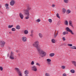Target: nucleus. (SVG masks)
Here are the masks:
<instances>
[{"label": "nucleus", "mask_w": 76, "mask_h": 76, "mask_svg": "<svg viewBox=\"0 0 76 76\" xmlns=\"http://www.w3.org/2000/svg\"><path fill=\"white\" fill-rule=\"evenodd\" d=\"M12 31H16V29L15 28H12Z\"/></svg>", "instance_id": "obj_29"}, {"label": "nucleus", "mask_w": 76, "mask_h": 76, "mask_svg": "<svg viewBox=\"0 0 76 76\" xmlns=\"http://www.w3.org/2000/svg\"><path fill=\"white\" fill-rule=\"evenodd\" d=\"M24 73L25 74V75H28L29 74V72H28V71L26 70L25 71Z\"/></svg>", "instance_id": "obj_18"}, {"label": "nucleus", "mask_w": 76, "mask_h": 76, "mask_svg": "<svg viewBox=\"0 0 76 76\" xmlns=\"http://www.w3.org/2000/svg\"><path fill=\"white\" fill-rule=\"evenodd\" d=\"M40 21H41V20L39 18L38 19H37V20H36V22H37V23H38V22H40Z\"/></svg>", "instance_id": "obj_21"}, {"label": "nucleus", "mask_w": 76, "mask_h": 76, "mask_svg": "<svg viewBox=\"0 0 76 76\" xmlns=\"http://www.w3.org/2000/svg\"><path fill=\"white\" fill-rule=\"evenodd\" d=\"M56 16L58 18H60V16H59V14L58 13L56 14Z\"/></svg>", "instance_id": "obj_30"}, {"label": "nucleus", "mask_w": 76, "mask_h": 76, "mask_svg": "<svg viewBox=\"0 0 76 76\" xmlns=\"http://www.w3.org/2000/svg\"><path fill=\"white\" fill-rule=\"evenodd\" d=\"M13 25H12L11 26L9 25L8 26V28H12V27H13Z\"/></svg>", "instance_id": "obj_27"}, {"label": "nucleus", "mask_w": 76, "mask_h": 76, "mask_svg": "<svg viewBox=\"0 0 76 76\" xmlns=\"http://www.w3.org/2000/svg\"><path fill=\"white\" fill-rule=\"evenodd\" d=\"M31 65H34V61H32L31 63Z\"/></svg>", "instance_id": "obj_37"}, {"label": "nucleus", "mask_w": 76, "mask_h": 76, "mask_svg": "<svg viewBox=\"0 0 76 76\" xmlns=\"http://www.w3.org/2000/svg\"><path fill=\"white\" fill-rule=\"evenodd\" d=\"M66 30L67 31V32H70L71 33V34L72 35H73L74 34V33H73V31H72V30H70V28H69V27H66Z\"/></svg>", "instance_id": "obj_4"}, {"label": "nucleus", "mask_w": 76, "mask_h": 76, "mask_svg": "<svg viewBox=\"0 0 76 76\" xmlns=\"http://www.w3.org/2000/svg\"><path fill=\"white\" fill-rule=\"evenodd\" d=\"M69 24L70 26H71L72 28H73V24H72V22L71 20L69 21Z\"/></svg>", "instance_id": "obj_10"}, {"label": "nucleus", "mask_w": 76, "mask_h": 76, "mask_svg": "<svg viewBox=\"0 0 76 76\" xmlns=\"http://www.w3.org/2000/svg\"><path fill=\"white\" fill-rule=\"evenodd\" d=\"M16 29H20V26L19 25L16 26Z\"/></svg>", "instance_id": "obj_14"}, {"label": "nucleus", "mask_w": 76, "mask_h": 76, "mask_svg": "<svg viewBox=\"0 0 76 76\" xmlns=\"http://www.w3.org/2000/svg\"><path fill=\"white\" fill-rule=\"evenodd\" d=\"M65 24L66 25H68V21L67 20L65 21Z\"/></svg>", "instance_id": "obj_24"}, {"label": "nucleus", "mask_w": 76, "mask_h": 76, "mask_svg": "<svg viewBox=\"0 0 76 76\" xmlns=\"http://www.w3.org/2000/svg\"><path fill=\"white\" fill-rule=\"evenodd\" d=\"M39 58H41V57H39Z\"/></svg>", "instance_id": "obj_51"}, {"label": "nucleus", "mask_w": 76, "mask_h": 76, "mask_svg": "<svg viewBox=\"0 0 76 76\" xmlns=\"http://www.w3.org/2000/svg\"><path fill=\"white\" fill-rule=\"evenodd\" d=\"M33 46L34 47H35L38 51L40 56L42 57H44V56H45L46 53L44 52L43 50L40 49V46L39 45V42L38 41H36L34 42V43L33 44Z\"/></svg>", "instance_id": "obj_1"}, {"label": "nucleus", "mask_w": 76, "mask_h": 76, "mask_svg": "<svg viewBox=\"0 0 76 76\" xmlns=\"http://www.w3.org/2000/svg\"><path fill=\"white\" fill-rule=\"evenodd\" d=\"M45 76H50V74L48 73H46L45 74Z\"/></svg>", "instance_id": "obj_32"}, {"label": "nucleus", "mask_w": 76, "mask_h": 76, "mask_svg": "<svg viewBox=\"0 0 76 76\" xmlns=\"http://www.w3.org/2000/svg\"><path fill=\"white\" fill-rule=\"evenodd\" d=\"M48 64H51V63L50 62H48Z\"/></svg>", "instance_id": "obj_46"}, {"label": "nucleus", "mask_w": 76, "mask_h": 76, "mask_svg": "<svg viewBox=\"0 0 76 76\" xmlns=\"http://www.w3.org/2000/svg\"><path fill=\"white\" fill-rule=\"evenodd\" d=\"M15 4V1H12L10 2V5L11 6H13Z\"/></svg>", "instance_id": "obj_9"}, {"label": "nucleus", "mask_w": 76, "mask_h": 76, "mask_svg": "<svg viewBox=\"0 0 76 76\" xmlns=\"http://www.w3.org/2000/svg\"><path fill=\"white\" fill-rule=\"evenodd\" d=\"M63 76H67V75L65 73H64L63 74Z\"/></svg>", "instance_id": "obj_39"}, {"label": "nucleus", "mask_w": 76, "mask_h": 76, "mask_svg": "<svg viewBox=\"0 0 76 76\" xmlns=\"http://www.w3.org/2000/svg\"><path fill=\"white\" fill-rule=\"evenodd\" d=\"M31 70L35 72H37V67H36V66H33L32 67Z\"/></svg>", "instance_id": "obj_6"}, {"label": "nucleus", "mask_w": 76, "mask_h": 76, "mask_svg": "<svg viewBox=\"0 0 76 76\" xmlns=\"http://www.w3.org/2000/svg\"><path fill=\"white\" fill-rule=\"evenodd\" d=\"M5 42L1 40L0 41V45H1V47H3L5 44Z\"/></svg>", "instance_id": "obj_5"}, {"label": "nucleus", "mask_w": 76, "mask_h": 76, "mask_svg": "<svg viewBox=\"0 0 76 76\" xmlns=\"http://www.w3.org/2000/svg\"><path fill=\"white\" fill-rule=\"evenodd\" d=\"M36 64L37 66H39V63H37Z\"/></svg>", "instance_id": "obj_44"}, {"label": "nucleus", "mask_w": 76, "mask_h": 76, "mask_svg": "<svg viewBox=\"0 0 76 76\" xmlns=\"http://www.w3.org/2000/svg\"><path fill=\"white\" fill-rule=\"evenodd\" d=\"M68 46H69V47H72V44H68Z\"/></svg>", "instance_id": "obj_38"}, {"label": "nucleus", "mask_w": 76, "mask_h": 76, "mask_svg": "<svg viewBox=\"0 0 76 76\" xmlns=\"http://www.w3.org/2000/svg\"><path fill=\"white\" fill-rule=\"evenodd\" d=\"M3 68L2 66L0 67V70H1V71H2V70H3Z\"/></svg>", "instance_id": "obj_35"}, {"label": "nucleus", "mask_w": 76, "mask_h": 76, "mask_svg": "<svg viewBox=\"0 0 76 76\" xmlns=\"http://www.w3.org/2000/svg\"><path fill=\"white\" fill-rule=\"evenodd\" d=\"M72 63L74 65V66H76V62L75 61H72Z\"/></svg>", "instance_id": "obj_17"}, {"label": "nucleus", "mask_w": 76, "mask_h": 76, "mask_svg": "<svg viewBox=\"0 0 76 76\" xmlns=\"http://www.w3.org/2000/svg\"><path fill=\"white\" fill-rule=\"evenodd\" d=\"M9 34H12V32H9Z\"/></svg>", "instance_id": "obj_48"}, {"label": "nucleus", "mask_w": 76, "mask_h": 76, "mask_svg": "<svg viewBox=\"0 0 76 76\" xmlns=\"http://www.w3.org/2000/svg\"><path fill=\"white\" fill-rule=\"evenodd\" d=\"M64 3H68V1H69L68 0H64Z\"/></svg>", "instance_id": "obj_33"}, {"label": "nucleus", "mask_w": 76, "mask_h": 76, "mask_svg": "<svg viewBox=\"0 0 76 76\" xmlns=\"http://www.w3.org/2000/svg\"><path fill=\"white\" fill-rule=\"evenodd\" d=\"M18 50H17L16 51V52H18Z\"/></svg>", "instance_id": "obj_49"}, {"label": "nucleus", "mask_w": 76, "mask_h": 76, "mask_svg": "<svg viewBox=\"0 0 76 76\" xmlns=\"http://www.w3.org/2000/svg\"><path fill=\"white\" fill-rule=\"evenodd\" d=\"M1 4H0V8H1ZM0 12L1 13H1V11L0 10Z\"/></svg>", "instance_id": "obj_41"}, {"label": "nucleus", "mask_w": 76, "mask_h": 76, "mask_svg": "<svg viewBox=\"0 0 76 76\" xmlns=\"http://www.w3.org/2000/svg\"><path fill=\"white\" fill-rule=\"evenodd\" d=\"M39 37H40V38H42V34L41 33H39Z\"/></svg>", "instance_id": "obj_22"}, {"label": "nucleus", "mask_w": 76, "mask_h": 76, "mask_svg": "<svg viewBox=\"0 0 76 76\" xmlns=\"http://www.w3.org/2000/svg\"><path fill=\"white\" fill-rule=\"evenodd\" d=\"M30 36L32 37V38H33V34L31 33V34L30 35Z\"/></svg>", "instance_id": "obj_40"}, {"label": "nucleus", "mask_w": 76, "mask_h": 76, "mask_svg": "<svg viewBox=\"0 0 76 76\" xmlns=\"http://www.w3.org/2000/svg\"><path fill=\"white\" fill-rule=\"evenodd\" d=\"M22 41L24 42L26 41L27 38L25 37H23L22 38Z\"/></svg>", "instance_id": "obj_8"}, {"label": "nucleus", "mask_w": 76, "mask_h": 76, "mask_svg": "<svg viewBox=\"0 0 76 76\" xmlns=\"http://www.w3.org/2000/svg\"><path fill=\"white\" fill-rule=\"evenodd\" d=\"M11 54L10 57V58L11 60H14L15 58V56H14V53L11 52L10 53Z\"/></svg>", "instance_id": "obj_3"}, {"label": "nucleus", "mask_w": 76, "mask_h": 76, "mask_svg": "<svg viewBox=\"0 0 76 76\" xmlns=\"http://www.w3.org/2000/svg\"><path fill=\"white\" fill-rule=\"evenodd\" d=\"M27 17H25V19H29V16L28 15H27Z\"/></svg>", "instance_id": "obj_34"}, {"label": "nucleus", "mask_w": 76, "mask_h": 76, "mask_svg": "<svg viewBox=\"0 0 76 76\" xmlns=\"http://www.w3.org/2000/svg\"><path fill=\"white\" fill-rule=\"evenodd\" d=\"M5 6L6 7V9L7 10H9V7H8V6H9V4H5Z\"/></svg>", "instance_id": "obj_13"}, {"label": "nucleus", "mask_w": 76, "mask_h": 76, "mask_svg": "<svg viewBox=\"0 0 76 76\" xmlns=\"http://www.w3.org/2000/svg\"><path fill=\"white\" fill-rule=\"evenodd\" d=\"M46 60L48 62H50L51 61V59H47Z\"/></svg>", "instance_id": "obj_25"}, {"label": "nucleus", "mask_w": 76, "mask_h": 76, "mask_svg": "<svg viewBox=\"0 0 76 76\" xmlns=\"http://www.w3.org/2000/svg\"><path fill=\"white\" fill-rule=\"evenodd\" d=\"M61 68L63 69H65V66H62Z\"/></svg>", "instance_id": "obj_36"}, {"label": "nucleus", "mask_w": 76, "mask_h": 76, "mask_svg": "<svg viewBox=\"0 0 76 76\" xmlns=\"http://www.w3.org/2000/svg\"><path fill=\"white\" fill-rule=\"evenodd\" d=\"M52 7H55V5H54V4H53L52 5Z\"/></svg>", "instance_id": "obj_45"}, {"label": "nucleus", "mask_w": 76, "mask_h": 76, "mask_svg": "<svg viewBox=\"0 0 76 76\" xmlns=\"http://www.w3.org/2000/svg\"><path fill=\"white\" fill-rule=\"evenodd\" d=\"M62 10L63 13H65V12H66V10L64 8H63Z\"/></svg>", "instance_id": "obj_28"}, {"label": "nucleus", "mask_w": 76, "mask_h": 76, "mask_svg": "<svg viewBox=\"0 0 76 76\" xmlns=\"http://www.w3.org/2000/svg\"><path fill=\"white\" fill-rule=\"evenodd\" d=\"M71 49H76V48L75 47V46H72L71 48Z\"/></svg>", "instance_id": "obj_31"}, {"label": "nucleus", "mask_w": 76, "mask_h": 76, "mask_svg": "<svg viewBox=\"0 0 76 76\" xmlns=\"http://www.w3.org/2000/svg\"><path fill=\"white\" fill-rule=\"evenodd\" d=\"M62 34L63 35H66V34H69V33L67 32V31H64L63 32Z\"/></svg>", "instance_id": "obj_12"}, {"label": "nucleus", "mask_w": 76, "mask_h": 76, "mask_svg": "<svg viewBox=\"0 0 76 76\" xmlns=\"http://www.w3.org/2000/svg\"><path fill=\"white\" fill-rule=\"evenodd\" d=\"M34 32V30H31V34H33V32Z\"/></svg>", "instance_id": "obj_42"}, {"label": "nucleus", "mask_w": 76, "mask_h": 76, "mask_svg": "<svg viewBox=\"0 0 76 76\" xmlns=\"http://www.w3.org/2000/svg\"><path fill=\"white\" fill-rule=\"evenodd\" d=\"M67 12V14H69V13H71V11L70 10H68Z\"/></svg>", "instance_id": "obj_23"}, {"label": "nucleus", "mask_w": 76, "mask_h": 76, "mask_svg": "<svg viewBox=\"0 0 76 76\" xmlns=\"http://www.w3.org/2000/svg\"><path fill=\"white\" fill-rule=\"evenodd\" d=\"M63 41H65V38H64V37H63Z\"/></svg>", "instance_id": "obj_43"}, {"label": "nucleus", "mask_w": 76, "mask_h": 76, "mask_svg": "<svg viewBox=\"0 0 76 76\" xmlns=\"http://www.w3.org/2000/svg\"><path fill=\"white\" fill-rule=\"evenodd\" d=\"M48 21L50 22V23H51L52 22V20L51 19H49Z\"/></svg>", "instance_id": "obj_26"}, {"label": "nucleus", "mask_w": 76, "mask_h": 76, "mask_svg": "<svg viewBox=\"0 0 76 76\" xmlns=\"http://www.w3.org/2000/svg\"><path fill=\"white\" fill-rule=\"evenodd\" d=\"M50 57H53L54 56V53H50L49 55Z\"/></svg>", "instance_id": "obj_15"}, {"label": "nucleus", "mask_w": 76, "mask_h": 76, "mask_svg": "<svg viewBox=\"0 0 76 76\" xmlns=\"http://www.w3.org/2000/svg\"><path fill=\"white\" fill-rule=\"evenodd\" d=\"M75 70L73 69H72L70 70V72L72 73H75Z\"/></svg>", "instance_id": "obj_19"}, {"label": "nucleus", "mask_w": 76, "mask_h": 76, "mask_svg": "<svg viewBox=\"0 0 76 76\" xmlns=\"http://www.w3.org/2000/svg\"><path fill=\"white\" fill-rule=\"evenodd\" d=\"M66 45V44H64V45Z\"/></svg>", "instance_id": "obj_50"}, {"label": "nucleus", "mask_w": 76, "mask_h": 76, "mask_svg": "<svg viewBox=\"0 0 76 76\" xmlns=\"http://www.w3.org/2000/svg\"><path fill=\"white\" fill-rule=\"evenodd\" d=\"M26 6L27 7L26 10H23L24 13L26 14V16H29V11L31 9V8L29 7V5L27 4Z\"/></svg>", "instance_id": "obj_2"}, {"label": "nucleus", "mask_w": 76, "mask_h": 76, "mask_svg": "<svg viewBox=\"0 0 76 76\" xmlns=\"http://www.w3.org/2000/svg\"><path fill=\"white\" fill-rule=\"evenodd\" d=\"M19 16L20 18H21V19H22L23 18V15H22V13H20Z\"/></svg>", "instance_id": "obj_11"}, {"label": "nucleus", "mask_w": 76, "mask_h": 76, "mask_svg": "<svg viewBox=\"0 0 76 76\" xmlns=\"http://www.w3.org/2000/svg\"><path fill=\"white\" fill-rule=\"evenodd\" d=\"M56 30H55L53 35L54 38H56V37H57V35H58V32L57 33L56 32Z\"/></svg>", "instance_id": "obj_7"}, {"label": "nucleus", "mask_w": 76, "mask_h": 76, "mask_svg": "<svg viewBox=\"0 0 76 76\" xmlns=\"http://www.w3.org/2000/svg\"><path fill=\"white\" fill-rule=\"evenodd\" d=\"M52 42L53 43H55L56 42V40H54V39H52Z\"/></svg>", "instance_id": "obj_20"}, {"label": "nucleus", "mask_w": 76, "mask_h": 76, "mask_svg": "<svg viewBox=\"0 0 76 76\" xmlns=\"http://www.w3.org/2000/svg\"><path fill=\"white\" fill-rule=\"evenodd\" d=\"M24 32L25 34H28V31L27 30H25Z\"/></svg>", "instance_id": "obj_16"}, {"label": "nucleus", "mask_w": 76, "mask_h": 76, "mask_svg": "<svg viewBox=\"0 0 76 76\" xmlns=\"http://www.w3.org/2000/svg\"><path fill=\"white\" fill-rule=\"evenodd\" d=\"M7 57H9V54H7Z\"/></svg>", "instance_id": "obj_47"}]
</instances>
